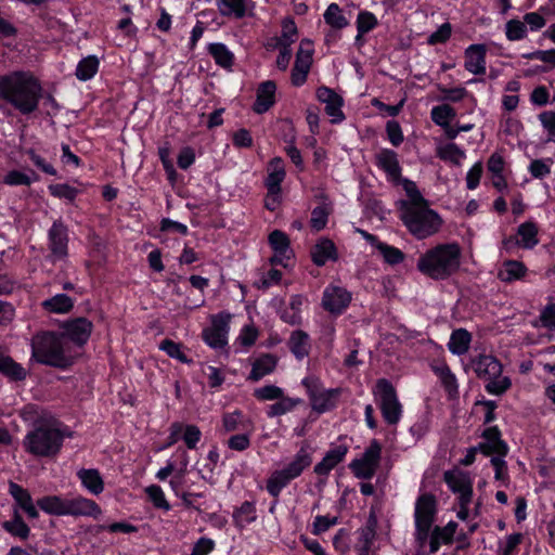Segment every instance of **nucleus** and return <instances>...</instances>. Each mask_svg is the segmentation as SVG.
Segmentation results:
<instances>
[{
  "mask_svg": "<svg viewBox=\"0 0 555 555\" xmlns=\"http://www.w3.org/2000/svg\"><path fill=\"white\" fill-rule=\"evenodd\" d=\"M43 88L29 72H13L0 77V99L23 115L37 111Z\"/></svg>",
  "mask_w": 555,
  "mask_h": 555,
  "instance_id": "nucleus-1",
  "label": "nucleus"
},
{
  "mask_svg": "<svg viewBox=\"0 0 555 555\" xmlns=\"http://www.w3.org/2000/svg\"><path fill=\"white\" fill-rule=\"evenodd\" d=\"M461 264L459 244H440L428 249L417 260V270L434 280H444L455 273Z\"/></svg>",
  "mask_w": 555,
  "mask_h": 555,
  "instance_id": "nucleus-2",
  "label": "nucleus"
},
{
  "mask_svg": "<svg viewBox=\"0 0 555 555\" xmlns=\"http://www.w3.org/2000/svg\"><path fill=\"white\" fill-rule=\"evenodd\" d=\"M408 193L412 201L402 209L401 220L409 231L420 240L435 234L441 225L439 215L428 208L426 201L416 189L413 192L408 190Z\"/></svg>",
  "mask_w": 555,
  "mask_h": 555,
  "instance_id": "nucleus-3",
  "label": "nucleus"
},
{
  "mask_svg": "<svg viewBox=\"0 0 555 555\" xmlns=\"http://www.w3.org/2000/svg\"><path fill=\"white\" fill-rule=\"evenodd\" d=\"M66 437H72V433L53 423L40 422L26 434L23 448L37 457H54L60 453Z\"/></svg>",
  "mask_w": 555,
  "mask_h": 555,
  "instance_id": "nucleus-4",
  "label": "nucleus"
},
{
  "mask_svg": "<svg viewBox=\"0 0 555 555\" xmlns=\"http://www.w3.org/2000/svg\"><path fill=\"white\" fill-rule=\"evenodd\" d=\"M31 358L40 364L57 369H66L74 362L65 337L53 332H43L33 337Z\"/></svg>",
  "mask_w": 555,
  "mask_h": 555,
  "instance_id": "nucleus-5",
  "label": "nucleus"
},
{
  "mask_svg": "<svg viewBox=\"0 0 555 555\" xmlns=\"http://www.w3.org/2000/svg\"><path fill=\"white\" fill-rule=\"evenodd\" d=\"M312 464V449L308 443H304L293 460L282 469L275 470L267 480V491L273 496L279 498L283 488L293 479L299 477L302 472Z\"/></svg>",
  "mask_w": 555,
  "mask_h": 555,
  "instance_id": "nucleus-6",
  "label": "nucleus"
},
{
  "mask_svg": "<svg viewBox=\"0 0 555 555\" xmlns=\"http://www.w3.org/2000/svg\"><path fill=\"white\" fill-rule=\"evenodd\" d=\"M373 393L385 422L389 425L398 424L402 415V405L393 385L386 378H379Z\"/></svg>",
  "mask_w": 555,
  "mask_h": 555,
  "instance_id": "nucleus-7",
  "label": "nucleus"
},
{
  "mask_svg": "<svg viewBox=\"0 0 555 555\" xmlns=\"http://www.w3.org/2000/svg\"><path fill=\"white\" fill-rule=\"evenodd\" d=\"M302 385L308 392L313 411L324 413L335 408L339 395L338 389H323L319 378L314 376L304 378Z\"/></svg>",
  "mask_w": 555,
  "mask_h": 555,
  "instance_id": "nucleus-8",
  "label": "nucleus"
},
{
  "mask_svg": "<svg viewBox=\"0 0 555 555\" xmlns=\"http://www.w3.org/2000/svg\"><path fill=\"white\" fill-rule=\"evenodd\" d=\"M380 457L382 446L376 439H373L362 456L353 460L349 467L356 477L371 479L379 466Z\"/></svg>",
  "mask_w": 555,
  "mask_h": 555,
  "instance_id": "nucleus-9",
  "label": "nucleus"
},
{
  "mask_svg": "<svg viewBox=\"0 0 555 555\" xmlns=\"http://www.w3.org/2000/svg\"><path fill=\"white\" fill-rule=\"evenodd\" d=\"M48 258L52 262L66 259L68 256V229L62 220H55L48 231Z\"/></svg>",
  "mask_w": 555,
  "mask_h": 555,
  "instance_id": "nucleus-10",
  "label": "nucleus"
},
{
  "mask_svg": "<svg viewBox=\"0 0 555 555\" xmlns=\"http://www.w3.org/2000/svg\"><path fill=\"white\" fill-rule=\"evenodd\" d=\"M231 315L220 312L211 317V325L203 331V339L211 348H223L228 344L229 323Z\"/></svg>",
  "mask_w": 555,
  "mask_h": 555,
  "instance_id": "nucleus-11",
  "label": "nucleus"
},
{
  "mask_svg": "<svg viewBox=\"0 0 555 555\" xmlns=\"http://www.w3.org/2000/svg\"><path fill=\"white\" fill-rule=\"evenodd\" d=\"M443 480L453 493H457L459 500L470 503L473 496V482L467 473L461 470H447Z\"/></svg>",
  "mask_w": 555,
  "mask_h": 555,
  "instance_id": "nucleus-12",
  "label": "nucleus"
},
{
  "mask_svg": "<svg viewBox=\"0 0 555 555\" xmlns=\"http://www.w3.org/2000/svg\"><path fill=\"white\" fill-rule=\"evenodd\" d=\"M93 330V324L87 318H76L64 322L63 324V337L68 338L78 346H83Z\"/></svg>",
  "mask_w": 555,
  "mask_h": 555,
  "instance_id": "nucleus-13",
  "label": "nucleus"
},
{
  "mask_svg": "<svg viewBox=\"0 0 555 555\" xmlns=\"http://www.w3.org/2000/svg\"><path fill=\"white\" fill-rule=\"evenodd\" d=\"M437 514V500L431 493L421 494L415 502V526H433Z\"/></svg>",
  "mask_w": 555,
  "mask_h": 555,
  "instance_id": "nucleus-14",
  "label": "nucleus"
},
{
  "mask_svg": "<svg viewBox=\"0 0 555 555\" xmlns=\"http://www.w3.org/2000/svg\"><path fill=\"white\" fill-rule=\"evenodd\" d=\"M351 295L343 287L330 286L324 291L322 306L331 313H341L350 304Z\"/></svg>",
  "mask_w": 555,
  "mask_h": 555,
  "instance_id": "nucleus-15",
  "label": "nucleus"
},
{
  "mask_svg": "<svg viewBox=\"0 0 555 555\" xmlns=\"http://www.w3.org/2000/svg\"><path fill=\"white\" fill-rule=\"evenodd\" d=\"M67 515L98 519L102 515V509L95 501L82 495H77L67 499Z\"/></svg>",
  "mask_w": 555,
  "mask_h": 555,
  "instance_id": "nucleus-16",
  "label": "nucleus"
},
{
  "mask_svg": "<svg viewBox=\"0 0 555 555\" xmlns=\"http://www.w3.org/2000/svg\"><path fill=\"white\" fill-rule=\"evenodd\" d=\"M317 98L320 102L325 104V112L328 116L333 117L332 122H340L344 120L345 115L341 111L343 99L334 90L327 87H320L317 89Z\"/></svg>",
  "mask_w": 555,
  "mask_h": 555,
  "instance_id": "nucleus-17",
  "label": "nucleus"
},
{
  "mask_svg": "<svg viewBox=\"0 0 555 555\" xmlns=\"http://www.w3.org/2000/svg\"><path fill=\"white\" fill-rule=\"evenodd\" d=\"M221 16L241 20L251 15L255 9L253 0H216Z\"/></svg>",
  "mask_w": 555,
  "mask_h": 555,
  "instance_id": "nucleus-18",
  "label": "nucleus"
},
{
  "mask_svg": "<svg viewBox=\"0 0 555 555\" xmlns=\"http://www.w3.org/2000/svg\"><path fill=\"white\" fill-rule=\"evenodd\" d=\"M485 442L479 443V451L485 455L498 454L505 456L507 453V444L501 439V433L496 426L487 428L482 433Z\"/></svg>",
  "mask_w": 555,
  "mask_h": 555,
  "instance_id": "nucleus-19",
  "label": "nucleus"
},
{
  "mask_svg": "<svg viewBox=\"0 0 555 555\" xmlns=\"http://www.w3.org/2000/svg\"><path fill=\"white\" fill-rule=\"evenodd\" d=\"M304 44V41L301 42ZM312 64V50H305L300 46L297 54L295 64L292 69V83L296 87L304 85L307 80L308 73Z\"/></svg>",
  "mask_w": 555,
  "mask_h": 555,
  "instance_id": "nucleus-20",
  "label": "nucleus"
},
{
  "mask_svg": "<svg viewBox=\"0 0 555 555\" xmlns=\"http://www.w3.org/2000/svg\"><path fill=\"white\" fill-rule=\"evenodd\" d=\"M473 369L479 378L493 379L500 377L502 373V364L490 354H480L473 360Z\"/></svg>",
  "mask_w": 555,
  "mask_h": 555,
  "instance_id": "nucleus-21",
  "label": "nucleus"
},
{
  "mask_svg": "<svg viewBox=\"0 0 555 555\" xmlns=\"http://www.w3.org/2000/svg\"><path fill=\"white\" fill-rule=\"evenodd\" d=\"M486 53L485 44H472L465 50V69L475 75L486 73Z\"/></svg>",
  "mask_w": 555,
  "mask_h": 555,
  "instance_id": "nucleus-22",
  "label": "nucleus"
},
{
  "mask_svg": "<svg viewBox=\"0 0 555 555\" xmlns=\"http://www.w3.org/2000/svg\"><path fill=\"white\" fill-rule=\"evenodd\" d=\"M276 85L272 80L263 81L257 89V96L253 109L257 114L268 112L275 103Z\"/></svg>",
  "mask_w": 555,
  "mask_h": 555,
  "instance_id": "nucleus-23",
  "label": "nucleus"
},
{
  "mask_svg": "<svg viewBox=\"0 0 555 555\" xmlns=\"http://www.w3.org/2000/svg\"><path fill=\"white\" fill-rule=\"evenodd\" d=\"M222 427L225 433L240 430L254 431L255 425L250 417H247L241 410L227 412L222 415Z\"/></svg>",
  "mask_w": 555,
  "mask_h": 555,
  "instance_id": "nucleus-24",
  "label": "nucleus"
},
{
  "mask_svg": "<svg viewBox=\"0 0 555 555\" xmlns=\"http://www.w3.org/2000/svg\"><path fill=\"white\" fill-rule=\"evenodd\" d=\"M9 492L13 496L16 506L23 509L29 518H37L39 516L33 498L27 489H24L15 482H10Z\"/></svg>",
  "mask_w": 555,
  "mask_h": 555,
  "instance_id": "nucleus-25",
  "label": "nucleus"
},
{
  "mask_svg": "<svg viewBox=\"0 0 555 555\" xmlns=\"http://www.w3.org/2000/svg\"><path fill=\"white\" fill-rule=\"evenodd\" d=\"M311 257L314 264L322 267L328 260L336 261L338 258L337 249L330 238H321L312 248Z\"/></svg>",
  "mask_w": 555,
  "mask_h": 555,
  "instance_id": "nucleus-26",
  "label": "nucleus"
},
{
  "mask_svg": "<svg viewBox=\"0 0 555 555\" xmlns=\"http://www.w3.org/2000/svg\"><path fill=\"white\" fill-rule=\"evenodd\" d=\"M285 178V170L283 159L274 157L269 163V175L266 179V186L269 195H279L281 192V183Z\"/></svg>",
  "mask_w": 555,
  "mask_h": 555,
  "instance_id": "nucleus-27",
  "label": "nucleus"
},
{
  "mask_svg": "<svg viewBox=\"0 0 555 555\" xmlns=\"http://www.w3.org/2000/svg\"><path fill=\"white\" fill-rule=\"evenodd\" d=\"M77 477L89 493L99 495L104 491V480L96 468H80Z\"/></svg>",
  "mask_w": 555,
  "mask_h": 555,
  "instance_id": "nucleus-28",
  "label": "nucleus"
},
{
  "mask_svg": "<svg viewBox=\"0 0 555 555\" xmlns=\"http://www.w3.org/2000/svg\"><path fill=\"white\" fill-rule=\"evenodd\" d=\"M287 346L297 360H302L310 353V337L305 331L296 330L292 332Z\"/></svg>",
  "mask_w": 555,
  "mask_h": 555,
  "instance_id": "nucleus-29",
  "label": "nucleus"
},
{
  "mask_svg": "<svg viewBox=\"0 0 555 555\" xmlns=\"http://www.w3.org/2000/svg\"><path fill=\"white\" fill-rule=\"evenodd\" d=\"M376 164L391 179L397 180L401 176L398 155L395 151L384 149L376 155Z\"/></svg>",
  "mask_w": 555,
  "mask_h": 555,
  "instance_id": "nucleus-30",
  "label": "nucleus"
},
{
  "mask_svg": "<svg viewBox=\"0 0 555 555\" xmlns=\"http://www.w3.org/2000/svg\"><path fill=\"white\" fill-rule=\"evenodd\" d=\"M539 228L533 221H526L521 223L517 229V236L519 240L516 244L526 249H532L539 244L538 238Z\"/></svg>",
  "mask_w": 555,
  "mask_h": 555,
  "instance_id": "nucleus-31",
  "label": "nucleus"
},
{
  "mask_svg": "<svg viewBox=\"0 0 555 555\" xmlns=\"http://www.w3.org/2000/svg\"><path fill=\"white\" fill-rule=\"evenodd\" d=\"M278 363L276 357L270 353H266L260 358L256 359L253 363L251 371L249 373L248 379L253 382H258L266 375L272 373L275 370Z\"/></svg>",
  "mask_w": 555,
  "mask_h": 555,
  "instance_id": "nucleus-32",
  "label": "nucleus"
},
{
  "mask_svg": "<svg viewBox=\"0 0 555 555\" xmlns=\"http://www.w3.org/2000/svg\"><path fill=\"white\" fill-rule=\"evenodd\" d=\"M0 373L12 380H24L27 376L26 370L15 362L10 356L0 349Z\"/></svg>",
  "mask_w": 555,
  "mask_h": 555,
  "instance_id": "nucleus-33",
  "label": "nucleus"
},
{
  "mask_svg": "<svg viewBox=\"0 0 555 555\" xmlns=\"http://www.w3.org/2000/svg\"><path fill=\"white\" fill-rule=\"evenodd\" d=\"M37 505L47 514L55 516L67 515V498L47 495L37 501Z\"/></svg>",
  "mask_w": 555,
  "mask_h": 555,
  "instance_id": "nucleus-34",
  "label": "nucleus"
},
{
  "mask_svg": "<svg viewBox=\"0 0 555 555\" xmlns=\"http://www.w3.org/2000/svg\"><path fill=\"white\" fill-rule=\"evenodd\" d=\"M472 335L465 328H457L452 332L448 348L453 354L462 356L469 349Z\"/></svg>",
  "mask_w": 555,
  "mask_h": 555,
  "instance_id": "nucleus-35",
  "label": "nucleus"
},
{
  "mask_svg": "<svg viewBox=\"0 0 555 555\" xmlns=\"http://www.w3.org/2000/svg\"><path fill=\"white\" fill-rule=\"evenodd\" d=\"M42 308L50 313H67L74 307V300L66 294H56L41 304Z\"/></svg>",
  "mask_w": 555,
  "mask_h": 555,
  "instance_id": "nucleus-36",
  "label": "nucleus"
},
{
  "mask_svg": "<svg viewBox=\"0 0 555 555\" xmlns=\"http://www.w3.org/2000/svg\"><path fill=\"white\" fill-rule=\"evenodd\" d=\"M527 272L526 266L517 260H507L499 271L498 276L502 282L511 283L520 280Z\"/></svg>",
  "mask_w": 555,
  "mask_h": 555,
  "instance_id": "nucleus-37",
  "label": "nucleus"
},
{
  "mask_svg": "<svg viewBox=\"0 0 555 555\" xmlns=\"http://www.w3.org/2000/svg\"><path fill=\"white\" fill-rule=\"evenodd\" d=\"M3 529L9 532L11 535L16 537L21 540H27L30 534V528L23 520L21 514L15 508L14 515L11 520H7L2 524Z\"/></svg>",
  "mask_w": 555,
  "mask_h": 555,
  "instance_id": "nucleus-38",
  "label": "nucleus"
},
{
  "mask_svg": "<svg viewBox=\"0 0 555 555\" xmlns=\"http://www.w3.org/2000/svg\"><path fill=\"white\" fill-rule=\"evenodd\" d=\"M304 297L301 295H293L289 306L281 312V319L291 325H299L301 323V306Z\"/></svg>",
  "mask_w": 555,
  "mask_h": 555,
  "instance_id": "nucleus-39",
  "label": "nucleus"
},
{
  "mask_svg": "<svg viewBox=\"0 0 555 555\" xmlns=\"http://www.w3.org/2000/svg\"><path fill=\"white\" fill-rule=\"evenodd\" d=\"M256 518V506L249 501L242 503V505L233 513L234 522L240 528H244L245 526L254 522Z\"/></svg>",
  "mask_w": 555,
  "mask_h": 555,
  "instance_id": "nucleus-40",
  "label": "nucleus"
},
{
  "mask_svg": "<svg viewBox=\"0 0 555 555\" xmlns=\"http://www.w3.org/2000/svg\"><path fill=\"white\" fill-rule=\"evenodd\" d=\"M437 156L444 162L460 166L461 160L465 157V152L455 143H448L437 149Z\"/></svg>",
  "mask_w": 555,
  "mask_h": 555,
  "instance_id": "nucleus-41",
  "label": "nucleus"
},
{
  "mask_svg": "<svg viewBox=\"0 0 555 555\" xmlns=\"http://www.w3.org/2000/svg\"><path fill=\"white\" fill-rule=\"evenodd\" d=\"M278 401L269 406V410L267 412V415L269 417H275L286 414L287 412H291L292 410L297 406L301 400L300 399H294L289 397H284L282 395V398L276 399Z\"/></svg>",
  "mask_w": 555,
  "mask_h": 555,
  "instance_id": "nucleus-42",
  "label": "nucleus"
},
{
  "mask_svg": "<svg viewBox=\"0 0 555 555\" xmlns=\"http://www.w3.org/2000/svg\"><path fill=\"white\" fill-rule=\"evenodd\" d=\"M99 68V61L95 56H88L82 59L76 68V77L79 80L86 81L91 79Z\"/></svg>",
  "mask_w": 555,
  "mask_h": 555,
  "instance_id": "nucleus-43",
  "label": "nucleus"
},
{
  "mask_svg": "<svg viewBox=\"0 0 555 555\" xmlns=\"http://www.w3.org/2000/svg\"><path fill=\"white\" fill-rule=\"evenodd\" d=\"M430 115L436 125L440 127H448L450 121L455 117L456 112L452 106L442 104L433 107Z\"/></svg>",
  "mask_w": 555,
  "mask_h": 555,
  "instance_id": "nucleus-44",
  "label": "nucleus"
},
{
  "mask_svg": "<svg viewBox=\"0 0 555 555\" xmlns=\"http://www.w3.org/2000/svg\"><path fill=\"white\" fill-rule=\"evenodd\" d=\"M324 21L326 24L336 29H343L348 25L347 18L341 14V10L337 3H331L325 13Z\"/></svg>",
  "mask_w": 555,
  "mask_h": 555,
  "instance_id": "nucleus-45",
  "label": "nucleus"
},
{
  "mask_svg": "<svg viewBox=\"0 0 555 555\" xmlns=\"http://www.w3.org/2000/svg\"><path fill=\"white\" fill-rule=\"evenodd\" d=\"M208 51L218 65L225 68L232 65L233 54L223 43H210Z\"/></svg>",
  "mask_w": 555,
  "mask_h": 555,
  "instance_id": "nucleus-46",
  "label": "nucleus"
},
{
  "mask_svg": "<svg viewBox=\"0 0 555 555\" xmlns=\"http://www.w3.org/2000/svg\"><path fill=\"white\" fill-rule=\"evenodd\" d=\"M269 244L274 250V253H279L280 255H286L292 253L289 248V238L287 234L281 230H274L270 233Z\"/></svg>",
  "mask_w": 555,
  "mask_h": 555,
  "instance_id": "nucleus-47",
  "label": "nucleus"
},
{
  "mask_svg": "<svg viewBox=\"0 0 555 555\" xmlns=\"http://www.w3.org/2000/svg\"><path fill=\"white\" fill-rule=\"evenodd\" d=\"M433 370L439 376L441 384L449 395H453L457 391L456 378L447 364L433 366Z\"/></svg>",
  "mask_w": 555,
  "mask_h": 555,
  "instance_id": "nucleus-48",
  "label": "nucleus"
},
{
  "mask_svg": "<svg viewBox=\"0 0 555 555\" xmlns=\"http://www.w3.org/2000/svg\"><path fill=\"white\" fill-rule=\"evenodd\" d=\"M505 35L509 41L522 40L527 37V27L520 20L513 18L505 24Z\"/></svg>",
  "mask_w": 555,
  "mask_h": 555,
  "instance_id": "nucleus-49",
  "label": "nucleus"
},
{
  "mask_svg": "<svg viewBox=\"0 0 555 555\" xmlns=\"http://www.w3.org/2000/svg\"><path fill=\"white\" fill-rule=\"evenodd\" d=\"M39 177L31 171V175L12 170L7 173L3 181L9 185H30L33 181H37Z\"/></svg>",
  "mask_w": 555,
  "mask_h": 555,
  "instance_id": "nucleus-50",
  "label": "nucleus"
},
{
  "mask_svg": "<svg viewBox=\"0 0 555 555\" xmlns=\"http://www.w3.org/2000/svg\"><path fill=\"white\" fill-rule=\"evenodd\" d=\"M383 256L384 260L389 264H398L403 261L404 254L397 247L386 243H380L376 248Z\"/></svg>",
  "mask_w": 555,
  "mask_h": 555,
  "instance_id": "nucleus-51",
  "label": "nucleus"
},
{
  "mask_svg": "<svg viewBox=\"0 0 555 555\" xmlns=\"http://www.w3.org/2000/svg\"><path fill=\"white\" fill-rule=\"evenodd\" d=\"M377 518L372 513L370 514L366 524L360 529V542L364 545H372L376 535Z\"/></svg>",
  "mask_w": 555,
  "mask_h": 555,
  "instance_id": "nucleus-52",
  "label": "nucleus"
},
{
  "mask_svg": "<svg viewBox=\"0 0 555 555\" xmlns=\"http://www.w3.org/2000/svg\"><path fill=\"white\" fill-rule=\"evenodd\" d=\"M253 433L254 431L244 430L242 434L232 435L227 441L228 448L237 452L247 450L250 447Z\"/></svg>",
  "mask_w": 555,
  "mask_h": 555,
  "instance_id": "nucleus-53",
  "label": "nucleus"
},
{
  "mask_svg": "<svg viewBox=\"0 0 555 555\" xmlns=\"http://www.w3.org/2000/svg\"><path fill=\"white\" fill-rule=\"evenodd\" d=\"M378 22L376 16L367 11H362L357 17V30L360 36L371 31L377 26Z\"/></svg>",
  "mask_w": 555,
  "mask_h": 555,
  "instance_id": "nucleus-54",
  "label": "nucleus"
},
{
  "mask_svg": "<svg viewBox=\"0 0 555 555\" xmlns=\"http://www.w3.org/2000/svg\"><path fill=\"white\" fill-rule=\"evenodd\" d=\"M159 349L165 351L170 358H175L182 363L190 362L184 352L181 350V345L171 339H164L159 345Z\"/></svg>",
  "mask_w": 555,
  "mask_h": 555,
  "instance_id": "nucleus-55",
  "label": "nucleus"
},
{
  "mask_svg": "<svg viewBox=\"0 0 555 555\" xmlns=\"http://www.w3.org/2000/svg\"><path fill=\"white\" fill-rule=\"evenodd\" d=\"M283 389L275 385H266L254 390V397L260 401H271L282 398Z\"/></svg>",
  "mask_w": 555,
  "mask_h": 555,
  "instance_id": "nucleus-56",
  "label": "nucleus"
},
{
  "mask_svg": "<svg viewBox=\"0 0 555 555\" xmlns=\"http://www.w3.org/2000/svg\"><path fill=\"white\" fill-rule=\"evenodd\" d=\"M146 493L156 508L164 511L170 509V504L165 498V494L159 486L153 485L146 488Z\"/></svg>",
  "mask_w": 555,
  "mask_h": 555,
  "instance_id": "nucleus-57",
  "label": "nucleus"
},
{
  "mask_svg": "<svg viewBox=\"0 0 555 555\" xmlns=\"http://www.w3.org/2000/svg\"><path fill=\"white\" fill-rule=\"evenodd\" d=\"M49 192L54 197L65 198L70 202L74 201L78 194V190L67 183L51 184L49 185Z\"/></svg>",
  "mask_w": 555,
  "mask_h": 555,
  "instance_id": "nucleus-58",
  "label": "nucleus"
},
{
  "mask_svg": "<svg viewBox=\"0 0 555 555\" xmlns=\"http://www.w3.org/2000/svg\"><path fill=\"white\" fill-rule=\"evenodd\" d=\"M457 524L455 521H449L444 527L436 526L431 533L438 537L443 544H451L455 534Z\"/></svg>",
  "mask_w": 555,
  "mask_h": 555,
  "instance_id": "nucleus-59",
  "label": "nucleus"
},
{
  "mask_svg": "<svg viewBox=\"0 0 555 555\" xmlns=\"http://www.w3.org/2000/svg\"><path fill=\"white\" fill-rule=\"evenodd\" d=\"M486 390L491 395L500 396L504 393L512 385L508 377H494L493 379H487Z\"/></svg>",
  "mask_w": 555,
  "mask_h": 555,
  "instance_id": "nucleus-60",
  "label": "nucleus"
},
{
  "mask_svg": "<svg viewBox=\"0 0 555 555\" xmlns=\"http://www.w3.org/2000/svg\"><path fill=\"white\" fill-rule=\"evenodd\" d=\"M328 211L324 206L315 207L311 212V227L315 231H321L327 223Z\"/></svg>",
  "mask_w": 555,
  "mask_h": 555,
  "instance_id": "nucleus-61",
  "label": "nucleus"
},
{
  "mask_svg": "<svg viewBox=\"0 0 555 555\" xmlns=\"http://www.w3.org/2000/svg\"><path fill=\"white\" fill-rule=\"evenodd\" d=\"M184 434L183 441L189 449H195L197 442L201 440L202 433L196 425H183Z\"/></svg>",
  "mask_w": 555,
  "mask_h": 555,
  "instance_id": "nucleus-62",
  "label": "nucleus"
},
{
  "mask_svg": "<svg viewBox=\"0 0 555 555\" xmlns=\"http://www.w3.org/2000/svg\"><path fill=\"white\" fill-rule=\"evenodd\" d=\"M386 132L393 146H399L403 142V133L398 121L389 120L386 124Z\"/></svg>",
  "mask_w": 555,
  "mask_h": 555,
  "instance_id": "nucleus-63",
  "label": "nucleus"
},
{
  "mask_svg": "<svg viewBox=\"0 0 555 555\" xmlns=\"http://www.w3.org/2000/svg\"><path fill=\"white\" fill-rule=\"evenodd\" d=\"M539 119L548 133V141L555 142V113L543 112L539 115Z\"/></svg>",
  "mask_w": 555,
  "mask_h": 555,
  "instance_id": "nucleus-64",
  "label": "nucleus"
}]
</instances>
